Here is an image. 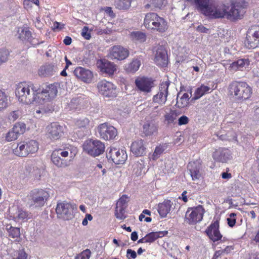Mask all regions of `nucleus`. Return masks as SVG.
I'll return each mask as SVG.
<instances>
[{"mask_svg": "<svg viewBox=\"0 0 259 259\" xmlns=\"http://www.w3.org/2000/svg\"><path fill=\"white\" fill-rule=\"evenodd\" d=\"M157 126L153 121H146L143 126V132L146 136H150L156 132Z\"/></svg>", "mask_w": 259, "mask_h": 259, "instance_id": "72a5a7b5", "label": "nucleus"}, {"mask_svg": "<svg viewBox=\"0 0 259 259\" xmlns=\"http://www.w3.org/2000/svg\"><path fill=\"white\" fill-rule=\"evenodd\" d=\"M145 166L144 160L140 159L132 163L128 169L133 176L138 177L145 174Z\"/></svg>", "mask_w": 259, "mask_h": 259, "instance_id": "a878e982", "label": "nucleus"}, {"mask_svg": "<svg viewBox=\"0 0 259 259\" xmlns=\"http://www.w3.org/2000/svg\"><path fill=\"white\" fill-rule=\"evenodd\" d=\"M161 233V232H153L147 234L146 236L147 237L148 242H152L158 238L160 237V234Z\"/></svg>", "mask_w": 259, "mask_h": 259, "instance_id": "8fccbe9b", "label": "nucleus"}, {"mask_svg": "<svg viewBox=\"0 0 259 259\" xmlns=\"http://www.w3.org/2000/svg\"><path fill=\"white\" fill-rule=\"evenodd\" d=\"M69 152L71 154V150L69 148L65 149L64 150L61 149H58L55 150L53 152L55 153V156H60L63 158H66L69 155Z\"/></svg>", "mask_w": 259, "mask_h": 259, "instance_id": "09e8293b", "label": "nucleus"}, {"mask_svg": "<svg viewBox=\"0 0 259 259\" xmlns=\"http://www.w3.org/2000/svg\"><path fill=\"white\" fill-rule=\"evenodd\" d=\"M219 228V223L214 222L210 225L205 231L209 238L213 242L220 240L222 237Z\"/></svg>", "mask_w": 259, "mask_h": 259, "instance_id": "b1692460", "label": "nucleus"}, {"mask_svg": "<svg viewBox=\"0 0 259 259\" xmlns=\"http://www.w3.org/2000/svg\"><path fill=\"white\" fill-rule=\"evenodd\" d=\"M138 89L141 92L149 93L153 87V81L151 78L145 77H138L135 80Z\"/></svg>", "mask_w": 259, "mask_h": 259, "instance_id": "aec40b11", "label": "nucleus"}, {"mask_svg": "<svg viewBox=\"0 0 259 259\" xmlns=\"http://www.w3.org/2000/svg\"><path fill=\"white\" fill-rule=\"evenodd\" d=\"M140 65L141 62L139 60L134 59L130 63L125 65V69L128 72L134 73L138 70Z\"/></svg>", "mask_w": 259, "mask_h": 259, "instance_id": "a19ab883", "label": "nucleus"}, {"mask_svg": "<svg viewBox=\"0 0 259 259\" xmlns=\"http://www.w3.org/2000/svg\"><path fill=\"white\" fill-rule=\"evenodd\" d=\"M57 71L56 66L52 64H48L41 66L38 70V73L39 76H47L54 74Z\"/></svg>", "mask_w": 259, "mask_h": 259, "instance_id": "2f4dec72", "label": "nucleus"}, {"mask_svg": "<svg viewBox=\"0 0 259 259\" xmlns=\"http://www.w3.org/2000/svg\"><path fill=\"white\" fill-rule=\"evenodd\" d=\"M162 18L155 13H147L145 17L144 25L148 29L160 32L162 29Z\"/></svg>", "mask_w": 259, "mask_h": 259, "instance_id": "1a4fd4ad", "label": "nucleus"}, {"mask_svg": "<svg viewBox=\"0 0 259 259\" xmlns=\"http://www.w3.org/2000/svg\"><path fill=\"white\" fill-rule=\"evenodd\" d=\"M249 64L248 59H240L230 64L229 69L230 71L243 70L248 67Z\"/></svg>", "mask_w": 259, "mask_h": 259, "instance_id": "cd10ccee", "label": "nucleus"}, {"mask_svg": "<svg viewBox=\"0 0 259 259\" xmlns=\"http://www.w3.org/2000/svg\"><path fill=\"white\" fill-rule=\"evenodd\" d=\"M227 10L226 5L212 2L205 15L211 19L227 18Z\"/></svg>", "mask_w": 259, "mask_h": 259, "instance_id": "0eeeda50", "label": "nucleus"}, {"mask_svg": "<svg viewBox=\"0 0 259 259\" xmlns=\"http://www.w3.org/2000/svg\"><path fill=\"white\" fill-rule=\"evenodd\" d=\"M128 197L125 195H123L117 201L115 211L116 218L120 220L125 218V209L127 207Z\"/></svg>", "mask_w": 259, "mask_h": 259, "instance_id": "a211bd4d", "label": "nucleus"}, {"mask_svg": "<svg viewBox=\"0 0 259 259\" xmlns=\"http://www.w3.org/2000/svg\"><path fill=\"white\" fill-rule=\"evenodd\" d=\"M169 84V81H165L164 83H163V88H165L164 90V92H163V95H164V97L165 98V101L167 100V97L169 95L168 91Z\"/></svg>", "mask_w": 259, "mask_h": 259, "instance_id": "0e129e2a", "label": "nucleus"}, {"mask_svg": "<svg viewBox=\"0 0 259 259\" xmlns=\"http://www.w3.org/2000/svg\"><path fill=\"white\" fill-rule=\"evenodd\" d=\"M175 207V204L171 200H164L163 201V218H171L170 215Z\"/></svg>", "mask_w": 259, "mask_h": 259, "instance_id": "473e14b6", "label": "nucleus"}, {"mask_svg": "<svg viewBox=\"0 0 259 259\" xmlns=\"http://www.w3.org/2000/svg\"><path fill=\"white\" fill-rule=\"evenodd\" d=\"M52 162L59 167H64L68 165V161L61 156H55V153L53 152L51 155Z\"/></svg>", "mask_w": 259, "mask_h": 259, "instance_id": "c9c22d12", "label": "nucleus"}, {"mask_svg": "<svg viewBox=\"0 0 259 259\" xmlns=\"http://www.w3.org/2000/svg\"><path fill=\"white\" fill-rule=\"evenodd\" d=\"M204 213V209L200 205L188 208L185 214V221L190 225L195 224L202 220Z\"/></svg>", "mask_w": 259, "mask_h": 259, "instance_id": "6e6552de", "label": "nucleus"}, {"mask_svg": "<svg viewBox=\"0 0 259 259\" xmlns=\"http://www.w3.org/2000/svg\"><path fill=\"white\" fill-rule=\"evenodd\" d=\"M75 125L77 128L87 129L92 126V123L87 117H81L76 120Z\"/></svg>", "mask_w": 259, "mask_h": 259, "instance_id": "e433bc0d", "label": "nucleus"}, {"mask_svg": "<svg viewBox=\"0 0 259 259\" xmlns=\"http://www.w3.org/2000/svg\"><path fill=\"white\" fill-rule=\"evenodd\" d=\"M83 150L89 155L95 157L103 153L105 145L98 140H88L85 141L82 145Z\"/></svg>", "mask_w": 259, "mask_h": 259, "instance_id": "39448f33", "label": "nucleus"}, {"mask_svg": "<svg viewBox=\"0 0 259 259\" xmlns=\"http://www.w3.org/2000/svg\"><path fill=\"white\" fill-rule=\"evenodd\" d=\"M34 26L36 28H37L38 29L40 30L44 26L43 23L40 21V17H37L35 18V20L33 21Z\"/></svg>", "mask_w": 259, "mask_h": 259, "instance_id": "052dcab7", "label": "nucleus"}, {"mask_svg": "<svg viewBox=\"0 0 259 259\" xmlns=\"http://www.w3.org/2000/svg\"><path fill=\"white\" fill-rule=\"evenodd\" d=\"M32 37L31 32L26 28H22L19 31V38L22 41H29Z\"/></svg>", "mask_w": 259, "mask_h": 259, "instance_id": "a18cd8bd", "label": "nucleus"}, {"mask_svg": "<svg viewBox=\"0 0 259 259\" xmlns=\"http://www.w3.org/2000/svg\"><path fill=\"white\" fill-rule=\"evenodd\" d=\"M88 101L82 96H77L73 98L68 104L70 110L80 109L86 106Z\"/></svg>", "mask_w": 259, "mask_h": 259, "instance_id": "c85d7f7f", "label": "nucleus"}, {"mask_svg": "<svg viewBox=\"0 0 259 259\" xmlns=\"http://www.w3.org/2000/svg\"><path fill=\"white\" fill-rule=\"evenodd\" d=\"M97 64L102 72L110 75H113L116 70V65L113 63L105 59L98 61Z\"/></svg>", "mask_w": 259, "mask_h": 259, "instance_id": "5701e85b", "label": "nucleus"}, {"mask_svg": "<svg viewBox=\"0 0 259 259\" xmlns=\"http://www.w3.org/2000/svg\"><path fill=\"white\" fill-rule=\"evenodd\" d=\"M50 197L49 192L43 189H34L27 197V203L29 207L35 208L43 206Z\"/></svg>", "mask_w": 259, "mask_h": 259, "instance_id": "7ed1b4c3", "label": "nucleus"}, {"mask_svg": "<svg viewBox=\"0 0 259 259\" xmlns=\"http://www.w3.org/2000/svg\"><path fill=\"white\" fill-rule=\"evenodd\" d=\"M229 90L230 96L238 101L248 99L252 94L251 88L244 82H232L229 85Z\"/></svg>", "mask_w": 259, "mask_h": 259, "instance_id": "f03ea898", "label": "nucleus"}, {"mask_svg": "<svg viewBox=\"0 0 259 259\" xmlns=\"http://www.w3.org/2000/svg\"><path fill=\"white\" fill-rule=\"evenodd\" d=\"M153 53L155 63L158 66H162V46L154 47L153 49Z\"/></svg>", "mask_w": 259, "mask_h": 259, "instance_id": "f704fd0d", "label": "nucleus"}, {"mask_svg": "<svg viewBox=\"0 0 259 259\" xmlns=\"http://www.w3.org/2000/svg\"><path fill=\"white\" fill-rule=\"evenodd\" d=\"M81 36L86 39H90L91 37V34L89 32V27L84 26L81 32Z\"/></svg>", "mask_w": 259, "mask_h": 259, "instance_id": "13d9d810", "label": "nucleus"}, {"mask_svg": "<svg viewBox=\"0 0 259 259\" xmlns=\"http://www.w3.org/2000/svg\"><path fill=\"white\" fill-rule=\"evenodd\" d=\"M213 90V89L210 88L209 85L202 84L196 89L192 100H197L205 94L210 93Z\"/></svg>", "mask_w": 259, "mask_h": 259, "instance_id": "c756f323", "label": "nucleus"}, {"mask_svg": "<svg viewBox=\"0 0 259 259\" xmlns=\"http://www.w3.org/2000/svg\"><path fill=\"white\" fill-rule=\"evenodd\" d=\"M131 38L134 41L144 42L146 40V35L145 33L141 31H133L130 34Z\"/></svg>", "mask_w": 259, "mask_h": 259, "instance_id": "79ce46f5", "label": "nucleus"}, {"mask_svg": "<svg viewBox=\"0 0 259 259\" xmlns=\"http://www.w3.org/2000/svg\"><path fill=\"white\" fill-rule=\"evenodd\" d=\"M91 251L87 249L75 256V259H89L91 256Z\"/></svg>", "mask_w": 259, "mask_h": 259, "instance_id": "3c124183", "label": "nucleus"}, {"mask_svg": "<svg viewBox=\"0 0 259 259\" xmlns=\"http://www.w3.org/2000/svg\"><path fill=\"white\" fill-rule=\"evenodd\" d=\"M92 215L91 214L87 213L82 222V225L87 226L88 224V221H92Z\"/></svg>", "mask_w": 259, "mask_h": 259, "instance_id": "69168bd1", "label": "nucleus"}, {"mask_svg": "<svg viewBox=\"0 0 259 259\" xmlns=\"http://www.w3.org/2000/svg\"><path fill=\"white\" fill-rule=\"evenodd\" d=\"M9 52L6 50H0V65L7 61Z\"/></svg>", "mask_w": 259, "mask_h": 259, "instance_id": "603ef678", "label": "nucleus"}, {"mask_svg": "<svg viewBox=\"0 0 259 259\" xmlns=\"http://www.w3.org/2000/svg\"><path fill=\"white\" fill-rule=\"evenodd\" d=\"M58 92L57 84L54 83L46 86V88L42 90L39 88V103H41V101L49 102L52 100L57 96Z\"/></svg>", "mask_w": 259, "mask_h": 259, "instance_id": "9b49d317", "label": "nucleus"}, {"mask_svg": "<svg viewBox=\"0 0 259 259\" xmlns=\"http://www.w3.org/2000/svg\"><path fill=\"white\" fill-rule=\"evenodd\" d=\"M162 154V147L161 146H157L152 155V158L155 160L157 159Z\"/></svg>", "mask_w": 259, "mask_h": 259, "instance_id": "6e6d98bb", "label": "nucleus"}, {"mask_svg": "<svg viewBox=\"0 0 259 259\" xmlns=\"http://www.w3.org/2000/svg\"><path fill=\"white\" fill-rule=\"evenodd\" d=\"M17 256L12 259H27V255L23 250H20L16 252Z\"/></svg>", "mask_w": 259, "mask_h": 259, "instance_id": "bf43d9fd", "label": "nucleus"}, {"mask_svg": "<svg viewBox=\"0 0 259 259\" xmlns=\"http://www.w3.org/2000/svg\"><path fill=\"white\" fill-rule=\"evenodd\" d=\"M56 211L59 218L65 220H69L73 217L72 206L66 201L58 203Z\"/></svg>", "mask_w": 259, "mask_h": 259, "instance_id": "f8f14e48", "label": "nucleus"}, {"mask_svg": "<svg viewBox=\"0 0 259 259\" xmlns=\"http://www.w3.org/2000/svg\"><path fill=\"white\" fill-rule=\"evenodd\" d=\"M25 130V124L22 123H16L13 127L6 134V140L11 142L16 140L18 137L24 133Z\"/></svg>", "mask_w": 259, "mask_h": 259, "instance_id": "f3484780", "label": "nucleus"}, {"mask_svg": "<svg viewBox=\"0 0 259 259\" xmlns=\"http://www.w3.org/2000/svg\"><path fill=\"white\" fill-rule=\"evenodd\" d=\"M247 5L245 0H233L231 9L227 10V19L230 20L240 19L245 13Z\"/></svg>", "mask_w": 259, "mask_h": 259, "instance_id": "20e7f679", "label": "nucleus"}, {"mask_svg": "<svg viewBox=\"0 0 259 259\" xmlns=\"http://www.w3.org/2000/svg\"><path fill=\"white\" fill-rule=\"evenodd\" d=\"M174 163L172 159H168L165 160V168L168 173L172 171Z\"/></svg>", "mask_w": 259, "mask_h": 259, "instance_id": "864d4df0", "label": "nucleus"}, {"mask_svg": "<svg viewBox=\"0 0 259 259\" xmlns=\"http://www.w3.org/2000/svg\"><path fill=\"white\" fill-rule=\"evenodd\" d=\"M126 257L128 259L136 258L137 257V253L135 251L128 249L126 251Z\"/></svg>", "mask_w": 259, "mask_h": 259, "instance_id": "680f3d73", "label": "nucleus"}, {"mask_svg": "<svg viewBox=\"0 0 259 259\" xmlns=\"http://www.w3.org/2000/svg\"><path fill=\"white\" fill-rule=\"evenodd\" d=\"M6 229L8 233L9 236L16 240L20 237V228L18 227H12L11 225H7Z\"/></svg>", "mask_w": 259, "mask_h": 259, "instance_id": "58836bf2", "label": "nucleus"}, {"mask_svg": "<svg viewBox=\"0 0 259 259\" xmlns=\"http://www.w3.org/2000/svg\"><path fill=\"white\" fill-rule=\"evenodd\" d=\"M29 42L33 46H36L43 43L42 41H39L37 38H32V37L30 39Z\"/></svg>", "mask_w": 259, "mask_h": 259, "instance_id": "338daca9", "label": "nucleus"}, {"mask_svg": "<svg viewBox=\"0 0 259 259\" xmlns=\"http://www.w3.org/2000/svg\"><path fill=\"white\" fill-rule=\"evenodd\" d=\"M194 2L197 10L204 15L212 3L209 0H194Z\"/></svg>", "mask_w": 259, "mask_h": 259, "instance_id": "7c9ffc66", "label": "nucleus"}, {"mask_svg": "<svg viewBox=\"0 0 259 259\" xmlns=\"http://www.w3.org/2000/svg\"><path fill=\"white\" fill-rule=\"evenodd\" d=\"M177 115L174 110H170L168 113H166L164 115V122L167 124L174 123L176 119Z\"/></svg>", "mask_w": 259, "mask_h": 259, "instance_id": "49530a36", "label": "nucleus"}, {"mask_svg": "<svg viewBox=\"0 0 259 259\" xmlns=\"http://www.w3.org/2000/svg\"><path fill=\"white\" fill-rule=\"evenodd\" d=\"M64 134V127L58 122H53L46 127V135L52 140L60 139Z\"/></svg>", "mask_w": 259, "mask_h": 259, "instance_id": "2eb2a0df", "label": "nucleus"}, {"mask_svg": "<svg viewBox=\"0 0 259 259\" xmlns=\"http://www.w3.org/2000/svg\"><path fill=\"white\" fill-rule=\"evenodd\" d=\"M24 142H20L17 147L13 149V153L17 156L20 157H25L27 156V151H25Z\"/></svg>", "mask_w": 259, "mask_h": 259, "instance_id": "37998d69", "label": "nucleus"}, {"mask_svg": "<svg viewBox=\"0 0 259 259\" xmlns=\"http://www.w3.org/2000/svg\"><path fill=\"white\" fill-rule=\"evenodd\" d=\"M189 122V118L185 115L180 117L178 120V124L179 125L186 124Z\"/></svg>", "mask_w": 259, "mask_h": 259, "instance_id": "e2e57ef3", "label": "nucleus"}, {"mask_svg": "<svg viewBox=\"0 0 259 259\" xmlns=\"http://www.w3.org/2000/svg\"><path fill=\"white\" fill-rule=\"evenodd\" d=\"M29 153L36 152L38 149V143L35 140H30L26 142Z\"/></svg>", "mask_w": 259, "mask_h": 259, "instance_id": "de8ad7c7", "label": "nucleus"}, {"mask_svg": "<svg viewBox=\"0 0 259 259\" xmlns=\"http://www.w3.org/2000/svg\"><path fill=\"white\" fill-rule=\"evenodd\" d=\"M108 160L111 159L116 164H122L127 159V154L125 150L110 148L106 153Z\"/></svg>", "mask_w": 259, "mask_h": 259, "instance_id": "9d476101", "label": "nucleus"}, {"mask_svg": "<svg viewBox=\"0 0 259 259\" xmlns=\"http://www.w3.org/2000/svg\"><path fill=\"white\" fill-rule=\"evenodd\" d=\"M98 130L100 138L105 140L114 139L117 135L116 129L114 126L106 123L100 124Z\"/></svg>", "mask_w": 259, "mask_h": 259, "instance_id": "ddd939ff", "label": "nucleus"}, {"mask_svg": "<svg viewBox=\"0 0 259 259\" xmlns=\"http://www.w3.org/2000/svg\"><path fill=\"white\" fill-rule=\"evenodd\" d=\"M187 167L193 181L199 180L202 177V166L199 161L189 162Z\"/></svg>", "mask_w": 259, "mask_h": 259, "instance_id": "6ab92c4d", "label": "nucleus"}, {"mask_svg": "<svg viewBox=\"0 0 259 259\" xmlns=\"http://www.w3.org/2000/svg\"><path fill=\"white\" fill-rule=\"evenodd\" d=\"M180 93L178 95L176 106L179 108H183L187 107L189 104V96L187 93H184L179 98Z\"/></svg>", "mask_w": 259, "mask_h": 259, "instance_id": "4c0bfd02", "label": "nucleus"}, {"mask_svg": "<svg viewBox=\"0 0 259 259\" xmlns=\"http://www.w3.org/2000/svg\"><path fill=\"white\" fill-rule=\"evenodd\" d=\"M236 213H231L229 215V218H227V219L228 224L230 227H233L234 226L236 223Z\"/></svg>", "mask_w": 259, "mask_h": 259, "instance_id": "4d7b16f0", "label": "nucleus"}, {"mask_svg": "<svg viewBox=\"0 0 259 259\" xmlns=\"http://www.w3.org/2000/svg\"><path fill=\"white\" fill-rule=\"evenodd\" d=\"M213 158L217 162H227L231 157V152L226 148H219L213 153Z\"/></svg>", "mask_w": 259, "mask_h": 259, "instance_id": "412c9836", "label": "nucleus"}, {"mask_svg": "<svg viewBox=\"0 0 259 259\" xmlns=\"http://www.w3.org/2000/svg\"><path fill=\"white\" fill-rule=\"evenodd\" d=\"M9 105V96L4 91L0 90V111L6 109Z\"/></svg>", "mask_w": 259, "mask_h": 259, "instance_id": "ea45409f", "label": "nucleus"}, {"mask_svg": "<svg viewBox=\"0 0 259 259\" xmlns=\"http://www.w3.org/2000/svg\"><path fill=\"white\" fill-rule=\"evenodd\" d=\"M73 73L77 78L85 82H91L93 77V73L90 70L81 67L75 68Z\"/></svg>", "mask_w": 259, "mask_h": 259, "instance_id": "4be33fe9", "label": "nucleus"}, {"mask_svg": "<svg viewBox=\"0 0 259 259\" xmlns=\"http://www.w3.org/2000/svg\"><path fill=\"white\" fill-rule=\"evenodd\" d=\"M131 150L137 156L143 155L145 153L146 151L144 141L141 139H138L133 142L131 146Z\"/></svg>", "mask_w": 259, "mask_h": 259, "instance_id": "bb28decb", "label": "nucleus"}, {"mask_svg": "<svg viewBox=\"0 0 259 259\" xmlns=\"http://www.w3.org/2000/svg\"><path fill=\"white\" fill-rule=\"evenodd\" d=\"M196 30L197 31L203 32V33H208L209 29L205 27L202 25H199L197 28Z\"/></svg>", "mask_w": 259, "mask_h": 259, "instance_id": "774afa93", "label": "nucleus"}, {"mask_svg": "<svg viewBox=\"0 0 259 259\" xmlns=\"http://www.w3.org/2000/svg\"><path fill=\"white\" fill-rule=\"evenodd\" d=\"M39 85L31 82H21L17 85L15 95L18 101L23 104L39 103Z\"/></svg>", "mask_w": 259, "mask_h": 259, "instance_id": "f257e3e1", "label": "nucleus"}, {"mask_svg": "<svg viewBox=\"0 0 259 259\" xmlns=\"http://www.w3.org/2000/svg\"><path fill=\"white\" fill-rule=\"evenodd\" d=\"M20 116L19 111H13L10 112L8 115V119L11 122L15 121Z\"/></svg>", "mask_w": 259, "mask_h": 259, "instance_id": "5fc2aeb1", "label": "nucleus"}, {"mask_svg": "<svg viewBox=\"0 0 259 259\" xmlns=\"http://www.w3.org/2000/svg\"><path fill=\"white\" fill-rule=\"evenodd\" d=\"M244 45L249 49L259 47V25H252L248 28L246 32Z\"/></svg>", "mask_w": 259, "mask_h": 259, "instance_id": "423d86ee", "label": "nucleus"}, {"mask_svg": "<svg viewBox=\"0 0 259 259\" xmlns=\"http://www.w3.org/2000/svg\"><path fill=\"white\" fill-rule=\"evenodd\" d=\"M147 4L145 8L147 9L154 10L155 8L160 9L162 6V0H146Z\"/></svg>", "mask_w": 259, "mask_h": 259, "instance_id": "c03bdc74", "label": "nucleus"}, {"mask_svg": "<svg viewBox=\"0 0 259 259\" xmlns=\"http://www.w3.org/2000/svg\"><path fill=\"white\" fill-rule=\"evenodd\" d=\"M128 56V50L121 46H113L110 49L108 54L109 57L112 60H123L127 58Z\"/></svg>", "mask_w": 259, "mask_h": 259, "instance_id": "dca6fc26", "label": "nucleus"}, {"mask_svg": "<svg viewBox=\"0 0 259 259\" xmlns=\"http://www.w3.org/2000/svg\"><path fill=\"white\" fill-rule=\"evenodd\" d=\"M99 92L102 95L107 97H115L117 92L116 87L112 82L103 80L98 83Z\"/></svg>", "mask_w": 259, "mask_h": 259, "instance_id": "4468645a", "label": "nucleus"}, {"mask_svg": "<svg viewBox=\"0 0 259 259\" xmlns=\"http://www.w3.org/2000/svg\"><path fill=\"white\" fill-rule=\"evenodd\" d=\"M9 214L10 218L15 221L23 220L27 219L28 216L27 212L18 208L17 206H13L9 209Z\"/></svg>", "mask_w": 259, "mask_h": 259, "instance_id": "393cba45", "label": "nucleus"}]
</instances>
